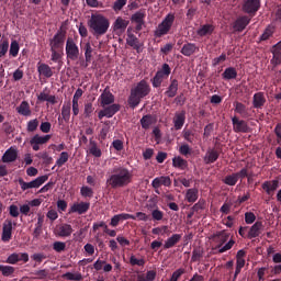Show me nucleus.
<instances>
[{
    "instance_id": "obj_4",
    "label": "nucleus",
    "mask_w": 281,
    "mask_h": 281,
    "mask_svg": "<svg viewBox=\"0 0 281 281\" xmlns=\"http://www.w3.org/2000/svg\"><path fill=\"white\" fill-rule=\"evenodd\" d=\"M175 13H168L154 31L155 38H162V36H167V34H170V30H172V25H175Z\"/></svg>"
},
{
    "instance_id": "obj_15",
    "label": "nucleus",
    "mask_w": 281,
    "mask_h": 281,
    "mask_svg": "<svg viewBox=\"0 0 281 281\" xmlns=\"http://www.w3.org/2000/svg\"><path fill=\"white\" fill-rule=\"evenodd\" d=\"M90 207L91 203L89 202L74 203L69 209V214H87Z\"/></svg>"
},
{
    "instance_id": "obj_43",
    "label": "nucleus",
    "mask_w": 281,
    "mask_h": 281,
    "mask_svg": "<svg viewBox=\"0 0 281 281\" xmlns=\"http://www.w3.org/2000/svg\"><path fill=\"white\" fill-rule=\"evenodd\" d=\"M155 278H157V271L148 270L146 274H138L137 281H155Z\"/></svg>"
},
{
    "instance_id": "obj_9",
    "label": "nucleus",
    "mask_w": 281,
    "mask_h": 281,
    "mask_svg": "<svg viewBox=\"0 0 281 281\" xmlns=\"http://www.w3.org/2000/svg\"><path fill=\"white\" fill-rule=\"evenodd\" d=\"M47 179H49L48 176H41V177H37L35 180H32L31 182H25L23 178H20L18 182H19V186L21 187V190L25 192V190H32L33 188H41V186H43V183H45Z\"/></svg>"
},
{
    "instance_id": "obj_60",
    "label": "nucleus",
    "mask_w": 281,
    "mask_h": 281,
    "mask_svg": "<svg viewBox=\"0 0 281 281\" xmlns=\"http://www.w3.org/2000/svg\"><path fill=\"white\" fill-rule=\"evenodd\" d=\"M54 251H57V254H61V251H65L67 249V244L65 241H55L53 244Z\"/></svg>"
},
{
    "instance_id": "obj_33",
    "label": "nucleus",
    "mask_w": 281,
    "mask_h": 281,
    "mask_svg": "<svg viewBox=\"0 0 281 281\" xmlns=\"http://www.w3.org/2000/svg\"><path fill=\"white\" fill-rule=\"evenodd\" d=\"M37 71L40 76H44V78H52L54 76V71L52 70V67L47 64H37Z\"/></svg>"
},
{
    "instance_id": "obj_42",
    "label": "nucleus",
    "mask_w": 281,
    "mask_h": 281,
    "mask_svg": "<svg viewBox=\"0 0 281 281\" xmlns=\"http://www.w3.org/2000/svg\"><path fill=\"white\" fill-rule=\"evenodd\" d=\"M85 58H86V65L85 67H89V63H91V58L93 56V47H91V43H86L85 47Z\"/></svg>"
},
{
    "instance_id": "obj_41",
    "label": "nucleus",
    "mask_w": 281,
    "mask_h": 281,
    "mask_svg": "<svg viewBox=\"0 0 281 281\" xmlns=\"http://www.w3.org/2000/svg\"><path fill=\"white\" fill-rule=\"evenodd\" d=\"M235 113L241 115V117H249V112L247 111V105L240 102H235Z\"/></svg>"
},
{
    "instance_id": "obj_5",
    "label": "nucleus",
    "mask_w": 281,
    "mask_h": 281,
    "mask_svg": "<svg viewBox=\"0 0 281 281\" xmlns=\"http://www.w3.org/2000/svg\"><path fill=\"white\" fill-rule=\"evenodd\" d=\"M170 74H172V68H170V65L162 64L161 69L157 70L154 78L150 80L154 89H159L164 80H166Z\"/></svg>"
},
{
    "instance_id": "obj_20",
    "label": "nucleus",
    "mask_w": 281,
    "mask_h": 281,
    "mask_svg": "<svg viewBox=\"0 0 281 281\" xmlns=\"http://www.w3.org/2000/svg\"><path fill=\"white\" fill-rule=\"evenodd\" d=\"M272 58L270 60L271 65L273 67H278V65H281V44L278 42L276 45L271 48Z\"/></svg>"
},
{
    "instance_id": "obj_6",
    "label": "nucleus",
    "mask_w": 281,
    "mask_h": 281,
    "mask_svg": "<svg viewBox=\"0 0 281 281\" xmlns=\"http://www.w3.org/2000/svg\"><path fill=\"white\" fill-rule=\"evenodd\" d=\"M217 236L220 238V245L215 247V249H218L217 254H225V251H229V249H232V247L236 245V241L234 239H229V233H225V231L218 233ZM227 240L228 243H226Z\"/></svg>"
},
{
    "instance_id": "obj_61",
    "label": "nucleus",
    "mask_w": 281,
    "mask_h": 281,
    "mask_svg": "<svg viewBox=\"0 0 281 281\" xmlns=\"http://www.w3.org/2000/svg\"><path fill=\"white\" fill-rule=\"evenodd\" d=\"M38 128V119H34L27 122L26 131L29 133H34Z\"/></svg>"
},
{
    "instance_id": "obj_14",
    "label": "nucleus",
    "mask_w": 281,
    "mask_h": 281,
    "mask_svg": "<svg viewBox=\"0 0 281 281\" xmlns=\"http://www.w3.org/2000/svg\"><path fill=\"white\" fill-rule=\"evenodd\" d=\"M128 20H124L122 16L116 18L113 23V31L117 34V36H122L126 29L128 27Z\"/></svg>"
},
{
    "instance_id": "obj_17",
    "label": "nucleus",
    "mask_w": 281,
    "mask_h": 281,
    "mask_svg": "<svg viewBox=\"0 0 281 281\" xmlns=\"http://www.w3.org/2000/svg\"><path fill=\"white\" fill-rule=\"evenodd\" d=\"M100 105L104 109V106H109L111 104H114L115 102V95L109 91V89H104L101 95L99 97Z\"/></svg>"
},
{
    "instance_id": "obj_35",
    "label": "nucleus",
    "mask_w": 281,
    "mask_h": 281,
    "mask_svg": "<svg viewBox=\"0 0 281 281\" xmlns=\"http://www.w3.org/2000/svg\"><path fill=\"white\" fill-rule=\"evenodd\" d=\"M220 155L221 154L216 149H209L204 157L205 164H214L218 160Z\"/></svg>"
},
{
    "instance_id": "obj_32",
    "label": "nucleus",
    "mask_w": 281,
    "mask_h": 281,
    "mask_svg": "<svg viewBox=\"0 0 281 281\" xmlns=\"http://www.w3.org/2000/svg\"><path fill=\"white\" fill-rule=\"evenodd\" d=\"M181 241V234H173L165 240L164 249H172Z\"/></svg>"
},
{
    "instance_id": "obj_46",
    "label": "nucleus",
    "mask_w": 281,
    "mask_h": 281,
    "mask_svg": "<svg viewBox=\"0 0 281 281\" xmlns=\"http://www.w3.org/2000/svg\"><path fill=\"white\" fill-rule=\"evenodd\" d=\"M140 125H142V128H144L145 131H148V128L153 126V115L150 114L144 115L140 119Z\"/></svg>"
},
{
    "instance_id": "obj_50",
    "label": "nucleus",
    "mask_w": 281,
    "mask_h": 281,
    "mask_svg": "<svg viewBox=\"0 0 281 281\" xmlns=\"http://www.w3.org/2000/svg\"><path fill=\"white\" fill-rule=\"evenodd\" d=\"M223 183H225V186H231L234 187L238 183V179L236 178V173H232L226 176L223 180Z\"/></svg>"
},
{
    "instance_id": "obj_55",
    "label": "nucleus",
    "mask_w": 281,
    "mask_h": 281,
    "mask_svg": "<svg viewBox=\"0 0 281 281\" xmlns=\"http://www.w3.org/2000/svg\"><path fill=\"white\" fill-rule=\"evenodd\" d=\"M80 194L85 199H93V189L91 187H81Z\"/></svg>"
},
{
    "instance_id": "obj_3",
    "label": "nucleus",
    "mask_w": 281,
    "mask_h": 281,
    "mask_svg": "<svg viewBox=\"0 0 281 281\" xmlns=\"http://www.w3.org/2000/svg\"><path fill=\"white\" fill-rule=\"evenodd\" d=\"M88 25L94 36H104L109 32V27H111V22L102 14H92Z\"/></svg>"
},
{
    "instance_id": "obj_37",
    "label": "nucleus",
    "mask_w": 281,
    "mask_h": 281,
    "mask_svg": "<svg viewBox=\"0 0 281 281\" xmlns=\"http://www.w3.org/2000/svg\"><path fill=\"white\" fill-rule=\"evenodd\" d=\"M186 200L188 201V203H196V201L199 200V189H188L186 193Z\"/></svg>"
},
{
    "instance_id": "obj_62",
    "label": "nucleus",
    "mask_w": 281,
    "mask_h": 281,
    "mask_svg": "<svg viewBox=\"0 0 281 281\" xmlns=\"http://www.w3.org/2000/svg\"><path fill=\"white\" fill-rule=\"evenodd\" d=\"M93 111H95V108H93V103L85 104V110H83L85 117H91V113H93Z\"/></svg>"
},
{
    "instance_id": "obj_58",
    "label": "nucleus",
    "mask_w": 281,
    "mask_h": 281,
    "mask_svg": "<svg viewBox=\"0 0 281 281\" xmlns=\"http://www.w3.org/2000/svg\"><path fill=\"white\" fill-rule=\"evenodd\" d=\"M126 3H128V0H116L112 5V10L114 12H121Z\"/></svg>"
},
{
    "instance_id": "obj_11",
    "label": "nucleus",
    "mask_w": 281,
    "mask_h": 281,
    "mask_svg": "<svg viewBox=\"0 0 281 281\" xmlns=\"http://www.w3.org/2000/svg\"><path fill=\"white\" fill-rule=\"evenodd\" d=\"M249 23H251V18H249L248 15H241L237 18L233 23V30L234 32L238 33L244 32V30L247 27V25H249Z\"/></svg>"
},
{
    "instance_id": "obj_19",
    "label": "nucleus",
    "mask_w": 281,
    "mask_h": 281,
    "mask_svg": "<svg viewBox=\"0 0 281 281\" xmlns=\"http://www.w3.org/2000/svg\"><path fill=\"white\" fill-rule=\"evenodd\" d=\"M232 122L235 133H249V125H247L245 120H238V117L234 116Z\"/></svg>"
},
{
    "instance_id": "obj_38",
    "label": "nucleus",
    "mask_w": 281,
    "mask_h": 281,
    "mask_svg": "<svg viewBox=\"0 0 281 281\" xmlns=\"http://www.w3.org/2000/svg\"><path fill=\"white\" fill-rule=\"evenodd\" d=\"M49 139H52V135L41 136L36 134L31 138L30 144H38L40 146H43V144H47Z\"/></svg>"
},
{
    "instance_id": "obj_56",
    "label": "nucleus",
    "mask_w": 281,
    "mask_h": 281,
    "mask_svg": "<svg viewBox=\"0 0 281 281\" xmlns=\"http://www.w3.org/2000/svg\"><path fill=\"white\" fill-rule=\"evenodd\" d=\"M8 49H10V42L8 40H3L0 43V58H3V56L8 54Z\"/></svg>"
},
{
    "instance_id": "obj_21",
    "label": "nucleus",
    "mask_w": 281,
    "mask_h": 281,
    "mask_svg": "<svg viewBox=\"0 0 281 281\" xmlns=\"http://www.w3.org/2000/svg\"><path fill=\"white\" fill-rule=\"evenodd\" d=\"M12 239V220H5L2 226V240L10 243Z\"/></svg>"
},
{
    "instance_id": "obj_44",
    "label": "nucleus",
    "mask_w": 281,
    "mask_h": 281,
    "mask_svg": "<svg viewBox=\"0 0 281 281\" xmlns=\"http://www.w3.org/2000/svg\"><path fill=\"white\" fill-rule=\"evenodd\" d=\"M144 19H146V10L140 9L132 15L131 21L133 23H144Z\"/></svg>"
},
{
    "instance_id": "obj_29",
    "label": "nucleus",
    "mask_w": 281,
    "mask_h": 281,
    "mask_svg": "<svg viewBox=\"0 0 281 281\" xmlns=\"http://www.w3.org/2000/svg\"><path fill=\"white\" fill-rule=\"evenodd\" d=\"M186 124V111L177 112L173 117V126L176 131H181Z\"/></svg>"
},
{
    "instance_id": "obj_59",
    "label": "nucleus",
    "mask_w": 281,
    "mask_h": 281,
    "mask_svg": "<svg viewBox=\"0 0 281 281\" xmlns=\"http://www.w3.org/2000/svg\"><path fill=\"white\" fill-rule=\"evenodd\" d=\"M130 265L132 267H144V265H146V260L137 259V258H135L134 255H132L131 258H130Z\"/></svg>"
},
{
    "instance_id": "obj_7",
    "label": "nucleus",
    "mask_w": 281,
    "mask_h": 281,
    "mask_svg": "<svg viewBox=\"0 0 281 281\" xmlns=\"http://www.w3.org/2000/svg\"><path fill=\"white\" fill-rule=\"evenodd\" d=\"M66 58L67 60H78L80 57V48L76 43V40L68 37L66 41Z\"/></svg>"
},
{
    "instance_id": "obj_31",
    "label": "nucleus",
    "mask_w": 281,
    "mask_h": 281,
    "mask_svg": "<svg viewBox=\"0 0 281 281\" xmlns=\"http://www.w3.org/2000/svg\"><path fill=\"white\" fill-rule=\"evenodd\" d=\"M262 232V222H256L249 229L247 238L251 240L252 238H258Z\"/></svg>"
},
{
    "instance_id": "obj_25",
    "label": "nucleus",
    "mask_w": 281,
    "mask_h": 281,
    "mask_svg": "<svg viewBox=\"0 0 281 281\" xmlns=\"http://www.w3.org/2000/svg\"><path fill=\"white\" fill-rule=\"evenodd\" d=\"M88 153L92 155V157H102V149H100L98 142H95L93 137L89 138Z\"/></svg>"
},
{
    "instance_id": "obj_8",
    "label": "nucleus",
    "mask_w": 281,
    "mask_h": 281,
    "mask_svg": "<svg viewBox=\"0 0 281 281\" xmlns=\"http://www.w3.org/2000/svg\"><path fill=\"white\" fill-rule=\"evenodd\" d=\"M65 38H67V32L61 29L56 32L53 38L49 40L50 49H65Z\"/></svg>"
},
{
    "instance_id": "obj_53",
    "label": "nucleus",
    "mask_w": 281,
    "mask_h": 281,
    "mask_svg": "<svg viewBox=\"0 0 281 281\" xmlns=\"http://www.w3.org/2000/svg\"><path fill=\"white\" fill-rule=\"evenodd\" d=\"M61 278L64 280L80 281L82 280V274L80 272H77V273L66 272L61 276Z\"/></svg>"
},
{
    "instance_id": "obj_30",
    "label": "nucleus",
    "mask_w": 281,
    "mask_h": 281,
    "mask_svg": "<svg viewBox=\"0 0 281 281\" xmlns=\"http://www.w3.org/2000/svg\"><path fill=\"white\" fill-rule=\"evenodd\" d=\"M215 29L216 27L213 24H203L198 29L196 34L201 37L212 36V34H214Z\"/></svg>"
},
{
    "instance_id": "obj_48",
    "label": "nucleus",
    "mask_w": 281,
    "mask_h": 281,
    "mask_svg": "<svg viewBox=\"0 0 281 281\" xmlns=\"http://www.w3.org/2000/svg\"><path fill=\"white\" fill-rule=\"evenodd\" d=\"M68 161H69V153L61 151L59 155V158L56 160V166H58V168H63V166H65Z\"/></svg>"
},
{
    "instance_id": "obj_2",
    "label": "nucleus",
    "mask_w": 281,
    "mask_h": 281,
    "mask_svg": "<svg viewBox=\"0 0 281 281\" xmlns=\"http://www.w3.org/2000/svg\"><path fill=\"white\" fill-rule=\"evenodd\" d=\"M150 93V86L146 80H140L136 87L131 89L130 97L127 99V104L130 109H137L139 103L146 95Z\"/></svg>"
},
{
    "instance_id": "obj_40",
    "label": "nucleus",
    "mask_w": 281,
    "mask_h": 281,
    "mask_svg": "<svg viewBox=\"0 0 281 281\" xmlns=\"http://www.w3.org/2000/svg\"><path fill=\"white\" fill-rule=\"evenodd\" d=\"M151 211V218L153 221H164V211L159 210V206L157 204L149 205Z\"/></svg>"
},
{
    "instance_id": "obj_64",
    "label": "nucleus",
    "mask_w": 281,
    "mask_h": 281,
    "mask_svg": "<svg viewBox=\"0 0 281 281\" xmlns=\"http://www.w3.org/2000/svg\"><path fill=\"white\" fill-rule=\"evenodd\" d=\"M274 134L277 135V144L281 145V123H278L274 127Z\"/></svg>"
},
{
    "instance_id": "obj_36",
    "label": "nucleus",
    "mask_w": 281,
    "mask_h": 281,
    "mask_svg": "<svg viewBox=\"0 0 281 281\" xmlns=\"http://www.w3.org/2000/svg\"><path fill=\"white\" fill-rule=\"evenodd\" d=\"M223 80H236L238 78V71L234 67H228L222 74Z\"/></svg>"
},
{
    "instance_id": "obj_28",
    "label": "nucleus",
    "mask_w": 281,
    "mask_h": 281,
    "mask_svg": "<svg viewBox=\"0 0 281 281\" xmlns=\"http://www.w3.org/2000/svg\"><path fill=\"white\" fill-rule=\"evenodd\" d=\"M71 234H74V227L71 226V224H61L57 228V236H59L60 238H69Z\"/></svg>"
},
{
    "instance_id": "obj_26",
    "label": "nucleus",
    "mask_w": 281,
    "mask_h": 281,
    "mask_svg": "<svg viewBox=\"0 0 281 281\" xmlns=\"http://www.w3.org/2000/svg\"><path fill=\"white\" fill-rule=\"evenodd\" d=\"M280 186V181L278 180H272V181H265L261 184V188L263 191H266V193L271 196V194H273V192H276V190H278Z\"/></svg>"
},
{
    "instance_id": "obj_1",
    "label": "nucleus",
    "mask_w": 281,
    "mask_h": 281,
    "mask_svg": "<svg viewBox=\"0 0 281 281\" xmlns=\"http://www.w3.org/2000/svg\"><path fill=\"white\" fill-rule=\"evenodd\" d=\"M105 183L106 187L111 188L112 190H117V188H126V186H131V183H133V170L122 165L114 166Z\"/></svg>"
},
{
    "instance_id": "obj_63",
    "label": "nucleus",
    "mask_w": 281,
    "mask_h": 281,
    "mask_svg": "<svg viewBox=\"0 0 281 281\" xmlns=\"http://www.w3.org/2000/svg\"><path fill=\"white\" fill-rule=\"evenodd\" d=\"M183 273H186V269H183V268L177 269L172 273L170 281H179V278H181V276H183Z\"/></svg>"
},
{
    "instance_id": "obj_12",
    "label": "nucleus",
    "mask_w": 281,
    "mask_h": 281,
    "mask_svg": "<svg viewBox=\"0 0 281 281\" xmlns=\"http://www.w3.org/2000/svg\"><path fill=\"white\" fill-rule=\"evenodd\" d=\"M121 106L117 103H113L109 106H105L103 110L99 111L98 117L99 120H102L103 117H113L115 113L120 111Z\"/></svg>"
},
{
    "instance_id": "obj_51",
    "label": "nucleus",
    "mask_w": 281,
    "mask_h": 281,
    "mask_svg": "<svg viewBox=\"0 0 281 281\" xmlns=\"http://www.w3.org/2000/svg\"><path fill=\"white\" fill-rule=\"evenodd\" d=\"M14 271L15 269L12 266L0 265V272L2 273V276H4V278H10V276H12Z\"/></svg>"
},
{
    "instance_id": "obj_34",
    "label": "nucleus",
    "mask_w": 281,
    "mask_h": 281,
    "mask_svg": "<svg viewBox=\"0 0 281 281\" xmlns=\"http://www.w3.org/2000/svg\"><path fill=\"white\" fill-rule=\"evenodd\" d=\"M19 115L24 117H30L32 115V110L30 109V103L27 101H22L21 104L16 108Z\"/></svg>"
},
{
    "instance_id": "obj_18",
    "label": "nucleus",
    "mask_w": 281,
    "mask_h": 281,
    "mask_svg": "<svg viewBox=\"0 0 281 281\" xmlns=\"http://www.w3.org/2000/svg\"><path fill=\"white\" fill-rule=\"evenodd\" d=\"M18 157H19V150L16 149V147H10L3 154L1 161L3 164H12L13 161H16Z\"/></svg>"
},
{
    "instance_id": "obj_27",
    "label": "nucleus",
    "mask_w": 281,
    "mask_h": 281,
    "mask_svg": "<svg viewBox=\"0 0 281 281\" xmlns=\"http://www.w3.org/2000/svg\"><path fill=\"white\" fill-rule=\"evenodd\" d=\"M267 104V98H265V92H257L252 97L254 109H262Z\"/></svg>"
},
{
    "instance_id": "obj_23",
    "label": "nucleus",
    "mask_w": 281,
    "mask_h": 281,
    "mask_svg": "<svg viewBox=\"0 0 281 281\" xmlns=\"http://www.w3.org/2000/svg\"><path fill=\"white\" fill-rule=\"evenodd\" d=\"M196 52H199V46H196L195 43H190L187 42L186 44H183L180 53L182 54V56H193V54H196Z\"/></svg>"
},
{
    "instance_id": "obj_47",
    "label": "nucleus",
    "mask_w": 281,
    "mask_h": 281,
    "mask_svg": "<svg viewBox=\"0 0 281 281\" xmlns=\"http://www.w3.org/2000/svg\"><path fill=\"white\" fill-rule=\"evenodd\" d=\"M61 117L65 122H69L71 117V104H64L61 108Z\"/></svg>"
},
{
    "instance_id": "obj_13",
    "label": "nucleus",
    "mask_w": 281,
    "mask_h": 281,
    "mask_svg": "<svg viewBox=\"0 0 281 281\" xmlns=\"http://www.w3.org/2000/svg\"><path fill=\"white\" fill-rule=\"evenodd\" d=\"M126 45L135 49L137 54H142V48L144 47V43L139 42V38L135 36V34L133 33L127 34Z\"/></svg>"
},
{
    "instance_id": "obj_22",
    "label": "nucleus",
    "mask_w": 281,
    "mask_h": 281,
    "mask_svg": "<svg viewBox=\"0 0 281 281\" xmlns=\"http://www.w3.org/2000/svg\"><path fill=\"white\" fill-rule=\"evenodd\" d=\"M128 220L135 221V215L128 213L116 214L111 218L110 225L111 227H117V225H120V222Z\"/></svg>"
},
{
    "instance_id": "obj_10",
    "label": "nucleus",
    "mask_w": 281,
    "mask_h": 281,
    "mask_svg": "<svg viewBox=\"0 0 281 281\" xmlns=\"http://www.w3.org/2000/svg\"><path fill=\"white\" fill-rule=\"evenodd\" d=\"M243 12L250 14L251 16L256 15V12L260 10V0H244Z\"/></svg>"
},
{
    "instance_id": "obj_39",
    "label": "nucleus",
    "mask_w": 281,
    "mask_h": 281,
    "mask_svg": "<svg viewBox=\"0 0 281 281\" xmlns=\"http://www.w3.org/2000/svg\"><path fill=\"white\" fill-rule=\"evenodd\" d=\"M173 168H179L180 170H186L188 168V160L183 159L181 156L172 158Z\"/></svg>"
},
{
    "instance_id": "obj_45",
    "label": "nucleus",
    "mask_w": 281,
    "mask_h": 281,
    "mask_svg": "<svg viewBox=\"0 0 281 281\" xmlns=\"http://www.w3.org/2000/svg\"><path fill=\"white\" fill-rule=\"evenodd\" d=\"M276 33V26L268 25L261 36L259 37V41H269L271 36Z\"/></svg>"
},
{
    "instance_id": "obj_49",
    "label": "nucleus",
    "mask_w": 281,
    "mask_h": 281,
    "mask_svg": "<svg viewBox=\"0 0 281 281\" xmlns=\"http://www.w3.org/2000/svg\"><path fill=\"white\" fill-rule=\"evenodd\" d=\"M20 49L21 47L19 46V42H16V40L12 41L9 48L10 56H12L13 58H16V56H19Z\"/></svg>"
},
{
    "instance_id": "obj_54",
    "label": "nucleus",
    "mask_w": 281,
    "mask_h": 281,
    "mask_svg": "<svg viewBox=\"0 0 281 281\" xmlns=\"http://www.w3.org/2000/svg\"><path fill=\"white\" fill-rule=\"evenodd\" d=\"M50 60L53 63H58L60 58H63V50L56 49V48H50Z\"/></svg>"
},
{
    "instance_id": "obj_57",
    "label": "nucleus",
    "mask_w": 281,
    "mask_h": 281,
    "mask_svg": "<svg viewBox=\"0 0 281 281\" xmlns=\"http://www.w3.org/2000/svg\"><path fill=\"white\" fill-rule=\"evenodd\" d=\"M205 206H206L205 200H204V199H200V200L198 201V203H195V204L192 206L191 210H192V212L199 213V212L205 210Z\"/></svg>"
},
{
    "instance_id": "obj_16",
    "label": "nucleus",
    "mask_w": 281,
    "mask_h": 281,
    "mask_svg": "<svg viewBox=\"0 0 281 281\" xmlns=\"http://www.w3.org/2000/svg\"><path fill=\"white\" fill-rule=\"evenodd\" d=\"M161 186L170 188L172 186V180L168 176H160L151 181V188H154V190H159Z\"/></svg>"
},
{
    "instance_id": "obj_52",
    "label": "nucleus",
    "mask_w": 281,
    "mask_h": 281,
    "mask_svg": "<svg viewBox=\"0 0 281 281\" xmlns=\"http://www.w3.org/2000/svg\"><path fill=\"white\" fill-rule=\"evenodd\" d=\"M203 258V249L194 248L192 251L191 262H200Z\"/></svg>"
},
{
    "instance_id": "obj_24",
    "label": "nucleus",
    "mask_w": 281,
    "mask_h": 281,
    "mask_svg": "<svg viewBox=\"0 0 281 281\" xmlns=\"http://www.w3.org/2000/svg\"><path fill=\"white\" fill-rule=\"evenodd\" d=\"M179 92V80L170 78V83L165 91L167 98H175Z\"/></svg>"
}]
</instances>
